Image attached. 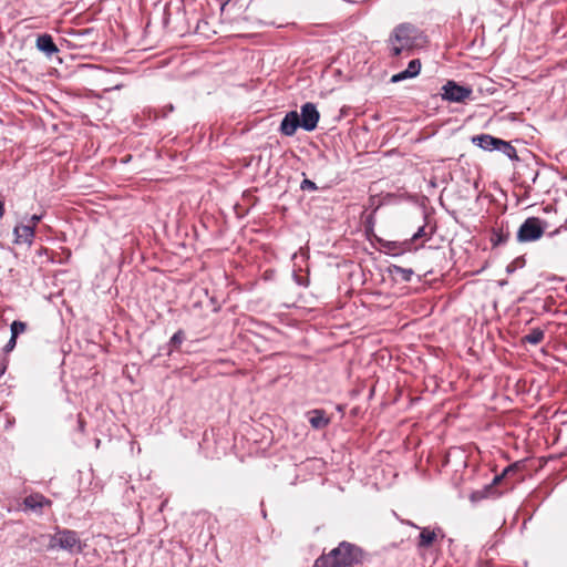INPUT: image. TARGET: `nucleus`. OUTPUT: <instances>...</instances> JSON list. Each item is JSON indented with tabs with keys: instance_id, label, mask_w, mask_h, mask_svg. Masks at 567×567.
<instances>
[{
	"instance_id": "1",
	"label": "nucleus",
	"mask_w": 567,
	"mask_h": 567,
	"mask_svg": "<svg viewBox=\"0 0 567 567\" xmlns=\"http://www.w3.org/2000/svg\"><path fill=\"white\" fill-rule=\"evenodd\" d=\"M362 560L363 550L359 546L343 540L328 554L318 557L313 567H352Z\"/></svg>"
},
{
	"instance_id": "2",
	"label": "nucleus",
	"mask_w": 567,
	"mask_h": 567,
	"mask_svg": "<svg viewBox=\"0 0 567 567\" xmlns=\"http://www.w3.org/2000/svg\"><path fill=\"white\" fill-rule=\"evenodd\" d=\"M299 114L297 110H291L282 118L279 132L281 135L291 137L296 134L298 128H302L306 132H312L316 130L320 120L318 109H300Z\"/></svg>"
},
{
	"instance_id": "3",
	"label": "nucleus",
	"mask_w": 567,
	"mask_h": 567,
	"mask_svg": "<svg viewBox=\"0 0 567 567\" xmlns=\"http://www.w3.org/2000/svg\"><path fill=\"white\" fill-rule=\"evenodd\" d=\"M420 31L410 23H401L394 28L388 39L390 54L393 58L411 51L417 45Z\"/></svg>"
},
{
	"instance_id": "4",
	"label": "nucleus",
	"mask_w": 567,
	"mask_h": 567,
	"mask_svg": "<svg viewBox=\"0 0 567 567\" xmlns=\"http://www.w3.org/2000/svg\"><path fill=\"white\" fill-rule=\"evenodd\" d=\"M547 223L539 217H528L519 226L516 239L518 243H533L543 237Z\"/></svg>"
},
{
	"instance_id": "5",
	"label": "nucleus",
	"mask_w": 567,
	"mask_h": 567,
	"mask_svg": "<svg viewBox=\"0 0 567 567\" xmlns=\"http://www.w3.org/2000/svg\"><path fill=\"white\" fill-rule=\"evenodd\" d=\"M199 449L209 458H219L226 453L228 449V442L224 439H217L214 430L205 431L202 442H199Z\"/></svg>"
},
{
	"instance_id": "6",
	"label": "nucleus",
	"mask_w": 567,
	"mask_h": 567,
	"mask_svg": "<svg viewBox=\"0 0 567 567\" xmlns=\"http://www.w3.org/2000/svg\"><path fill=\"white\" fill-rule=\"evenodd\" d=\"M472 93L471 86L458 84L453 80H449L441 89L442 100L449 103H466Z\"/></svg>"
},
{
	"instance_id": "7",
	"label": "nucleus",
	"mask_w": 567,
	"mask_h": 567,
	"mask_svg": "<svg viewBox=\"0 0 567 567\" xmlns=\"http://www.w3.org/2000/svg\"><path fill=\"white\" fill-rule=\"evenodd\" d=\"M402 523L420 529V535L416 543L419 549L431 547L439 536L442 538L444 537V533L441 527H420L411 520H402Z\"/></svg>"
},
{
	"instance_id": "8",
	"label": "nucleus",
	"mask_w": 567,
	"mask_h": 567,
	"mask_svg": "<svg viewBox=\"0 0 567 567\" xmlns=\"http://www.w3.org/2000/svg\"><path fill=\"white\" fill-rule=\"evenodd\" d=\"M501 142L502 138L495 137L489 134H480L472 137V143L486 152L497 151Z\"/></svg>"
},
{
	"instance_id": "9",
	"label": "nucleus",
	"mask_w": 567,
	"mask_h": 567,
	"mask_svg": "<svg viewBox=\"0 0 567 567\" xmlns=\"http://www.w3.org/2000/svg\"><path fill=\"white\" fill-rule=\"evenodd\" d=\"M13 236H14L13 243L17 245H21V244L31 245L34 239L33 226L18 224L13 228Z\"/></svg>"
},
{
	"instance_id": "10",
	"label": "nucleus",
	"mask_w": 567,
	"mask_h": 567,
	"mask_svg": "<svg viewBox=\"0 0 567 567\" xmlns=\"http://www.w3.org/2000/svg\"><path fill=\"white\" fill-rule=\"evenodd\" d=\"M186 339L185 331L178 329L169 339V341L158 349V354L171 357L174 351L178 350L181 344Z\"/></svg>"
},
{
	"instance_id": "11",
	"label": "nucleus",
	"mask_w": 567,
	"mask_h": 567,
	"mask_svg": "<svg viewBox=\"0 0 567 567\" xmlns=\"http://www.w3.org/2000/svg\"><path fill=\"white\" fill-rule=\"evenodd\" d=\"M421 61L419 59L411 60L408 68L391 78L392 83H398L406 79H412L419 75L421 71Z\"/></svg>"
},
{
	"instance_id": "12",
	"label": "nucleus",
	"mask_w": 567,
	"mask_h": 567,
	"mask_svg": "<svg viewBox=\"0 0 567 567\" xmlns=\"http://www.w3.org/2000/svg\"><path fill=\"white\" fill-rule=\"evenodd\" d=\"M307 419L315 430H322L330 423V419L327 416V413L322 409H315L307 412Z\"/></svg>"
},
{
	"instance_id": "13",
	"label": "nucleus",
	"mask_w": 567,
	"mask_h": 567,
	"mask_svg": "<svg viewBox=\"0 0 567 567\" xmlns=\"http://www.w3.org/2000/svg\"><path fill=\"white\" fill-rule=\"evenodd\" d=\"M504 477L505 476H502V473L499 475H495L491 484L485 485L482 489H477L471 493V501L478 502L493 496L495 494L494 485L498 484Z\"/></svg>"
},
{
	"instance_id": "14",
	"label": "nucleus",
	"mask_w": 567,
	"mask_h": 567,
	"mask_svg": "<svg viewBox=\"0 0 567 567\" xmlns=\"http://www.w3.org/2000/svg\"><path fill=\"white\" fill-rule=\"evenodd\" d=\"M382 248L383 251L388 255H391L393 257L401 256L404 251L411 249L410 241H390V240H383L382 241Z\"/></svg>"
},
{
	"instance_id": "15",
	"label": "nucleus",
	"mask_w": 567,
	"mask_h": 567,
	"mask_svg": "<svg viewBox=\"0 0 567 567\" xmlns=\"http://www.w3.org/2000/svg\"><path fill=\"white\" fill-rule=\"evenodd\" d=\"M511 237V233H509V229H508V225H504V223H502L499 226L495 227L492 229V234H491V244L493 247H496V246H501V245H505L508 239Z\"/></svg>"
},
{
	"instance_id": "16",
	"label": "nucleus",
	"mask_w": 567,
	"mask_h": 567,
	"mask_svg": "<svg viewBox=\"0 0 567 567\" xmlns=\"http://www.w3.org/2000/svg\"><path fill=\"white\" fill-rule=\"evenodd\" d=\"M61 351L63 353V359L59 367V382L61 383L62 392L65 394L64 400L66 402H70L71 398H70L69 390H68L69 381L66 380V370L64 369V367H65V357L71 352V346H69L68 349L63 346Z\"/></svg>"
},
{
	"instance_id": "17",
	"label": "nucleus",
	"mask_w": 567,
	"mask_h": 567,
	"mask_svg": "<svg viewBox=\"0 0 567 567\" xmlns=\"http://www.w3.org/2000/svg\"><path fill=\"white\" fill-rule=\"evenodd\" d=\"M388 274L395 280L400 282H410L414 275L412 268H403L398 265H390L388 267Z\"/></svg>"
},
{
	"instance_id": "18",
	"label": "nucleus",
	"mask_w": 567,
	"mask_h": 567,
	"mask_svg": "<svg viewBox=\"0 0 567 567\" xmlns=\"http://www.w3.org/2000/svg\"><path fill=\"white\" fill-rule=\"evenodd\" d=\"M48 503V499L41 494H31L23 499V505L27 509L38 511Z\"/></svg>"
},
{
	"instance_id": "19",
	"label": "nucleus",
	"mask_w": 567,
	"mask_h": 567,
	"mask_svg": "<svg viewBox=\"0 0 567 567\" xmlns=\"http://www.w3.org/2000/svg\"><path fill=\"white\" fill-rule=\"evenodd\" d=\"M545 337V331L542 328H533L528 333L523 337V342L533 346L539 344Z\"/></svg>"
},
{
	"instance_id": "20",
	"label": "nucleus",
	"mask_w": 567,
	"mask_h": 567,
	"mask_svg": "<svg viewBox=\"0 0 567 567\" xmlns=\"http://www.w3.org/2000/svg\"><path fill=\"white\" fill-rule=\"evenodd\" d=\"M37 48L40 51H42V52H44V53H47L49 55L56 51V48H55L51 37L47 35V34L41 35V37L38 38V40H37Z\"/></svg>"
},
{
	"instance_id": "21",
	"label": "nucleus",
	"mask_w": 567,
	"mask_h": 567,
	"mask_svg": "<svg viewBox=\"0 0 567 567\" xmlns=\"http://www.w3.org/2000/svg\"><path fill=\"white\" fill-rule=\"evenodd\" d=\"M497 152L504 154L512 162L519 161L516 148L511 144V142L502 140L499 147L497 148Z\"/></svg>"
},
{
	"instance_id": "22",
	"label": "nucleus",
	"mask_w": 567,
	"mask_h": 567,
	"mask_svg": "<svg viewBox=\"0 0 567 567\" xmlns=\"http://www.w3.org/2000/svg\"><path fill=\"white\" fill-rule=\"evenodd\" d=\"M503 111H504V109H499V112H495L489 117V122L492 124H499L503 121H508L511 123L519 121V117H518V115L516 113H512L511 112V113H507V114H502Z\"/></svg>"
},
{
	"instance_id": "23",
	"label": "nucleus",
	"mask_w": 567,
	"mask_h": 567,
	"mask_svg": "<svg viewBox=\"0 0 567 567\" xmlns=\"http://www.w3.org/2000/svg\"><path fill=\"white\" fill-rule=\"evenodd\" d=\"M75 551L84 556L90 555V553L95 555L96 553L95 548H92L90 545L86 544V542L82 543L80 539H75L73 537V553Z\"/></svg>"
},
{
	"instance_id": "24",
	"label": "nucleus",
	"mask_w": 567,
	"mask_h": 567,
	"mask_svg": "<svg viewBox=\"0 0 567 567\" xmlns=\"http://www.w3.org/2000/svg\"><path fill=\"white\" fill-rule=\"evenodd\" d=\"M27 330V323L21 320H13L10 324V333L13 338H17Z\"/></svg>"
},
{
	"instance_id": "25",
	"label": "nucleus",
	"mask_w": 567,
	"mask_h": 567,
	"mask_svg": "<svg viewBox=\"0 0 567 567\" xmlns=\"http://www.w3.org/2000/svg\"><path fill=\"white\" fill-rule=\"evenodd\" d=\"M87 70L97 72V70L93 65H87L83 63L73 64V74H76L79 78H82Z\"/></svg>"
},
{
	"instance_id": "26",
	"label": "nucleus",
	"mask_w": 567,
	"mask_h": 567,
	"mask_svg": "<svg viewBox=\"0 0 567 567\" xmlns=\"http://www.w3.org/2000/svg\"><path fill=\"white\" fill-rule=\"evenodd\" d=\"M59 546L63 549H71V530L64 529L62 536L59 539Z\"/></svg>"
},
{
	"instance_id": "27",
	"label": "nucleus",
	"mask_w": 567,
	"mask_h": 567,
	"mask_svg": "<svg viewBox=\"0 0 567 567\" xmlns=\"http://www.w3.org/2000/svg\"><path fill=\"white\" fill-rule=\"evenodd\" d=\"M522 467V461H518V462H514L512 464H509L508 466H506L503 472H502V476H507L509 475L511 473H514L516 472L517 470H519Z\"/></svg>"
},
{
	"instance_id": "28",
	"label": "nucleus",
	"mask_w": 567,
	"mask_h": 567,
	"mask_svg": "<svg viewBox=\"0 0 567 567\" xmlns=\"http://www.w3.org/2000/svg\"><path fill=\"white\" fill-rule=\"evenodd\" d=\"M300 189L301 190H310V192H315L318 189V186L316 185L315 182L308 179V178H305L301 184H300Z\"/></svg>"
},
{
	"instance_id": "29",
	"label": "nucleus",
	"mask_w": 567,
	"mask_h": 567,
	"mask_svg": "<svg viewBox=\"0 0 567 567\" xmlns=\"http://www.w3.org/2000/svg\"><path fill=\"white\" fill-rule=\"evenodd\" d=\"M523 266H524V260L522 258H517L513 262L507 265L506 272L513 274L517 268H522Z\"/></svg>"
},
{
	"instance_id": "30",
	"label": "nucleus",
	"mask_w": 567,
	"mask_h": 567,
	"mask_svg": "<svg viewBox=\"0 0 567 567\" xmlns=\"http://www.w3.org/2000/svg\"><path fill=\"white\" fill-rule=\"evenodd\" d=\"M17 346V338H13L12 336H10V339L8 340V342L6 343V346L3 347V355L10 353L11 351H13V349L16 348Z\"/></svg>"
},
{
	"instance_id": "31",
	"label": "nucleus",
	"mask_w": 567,
	"mask_h": 567,
	"mask_svg": "<svg viewBox=\"0 0 567 567\" xmlns=\"http://www.w3.org/2000/svg\"><path fill=\"white\" fill-rule=\"evenodd\" d=\"M424 236H425V225L419 227V229L412 235V237L409 241H410V244H412L413 241H415Z\"/></svg>"
},
{
	"instance_id": "32",
	"label": "nucleus",
	"mask_w": 567,
	"mask_h": 567,
	"mask_svg": "<svg viewBox=\"0 0 567 567\" xmlns=\"http://www.w3.org/2000/svg\"><path fill=\"white\" fill-rule=\"evenodd\" d=\"M90 33H91V31H90L89 29H84V30H82V31H75V30H73V39H74L75 37H84V35H89ZM78 45L83 47L84 44H82V43H81V44H78V43L73 40L72 47H73V48H75V47H78Z\"/></svg>"
},
{
	"instance_id": "33",
	"label": "nucleus",
	"mask_w": 567,
	"mask_h": 567,
	"mask_svg": "<svg viewBox=\"0 0 567 567\" xmlns=\"http://www.w3.org/2000/svg\"><path fill=\"white\" fill-rule=\"evenodd\" d=\"M9 360L6 355L0 357V378L6 373L8 369Z\"/></svg>"
},
{
	"instance_id": "34",
	"label": "nucleus",
	"mask_w": 567,
	"mask_h": 567,
	"mask_svg": "<svg viewBox=\"0 0 567 567\" xmlns=\"http://www.w3.org/2000/svg\"><path fill=\"white\" fill-rule=\"evenodd\" d=\"M41 218H42V215L33 214V215L30 217V224H28V226H33V230H34V229H35L37 224L41 220Z\"/></svg>"
},
{
	"instance_id": "35",
	"label": "nucleus",
	"mask_w": 567,
	"mask_h": 567,
	"mask_svg": "<svg viewBox=\"0 0 567 567\" xmlns=\"http://www.w3.org/2000/svg\"><path fill=\"white\" fill-rule=\"evenodd\" d=\"M538 177V171L533 172V176L530 178L532 183L535 184L536 179Z\"/></svg>"
},
{
	"instance_id": "36",
	"label": "nucleus",
	"mask_w": 567,
	"mask_h": 567,
	"mask_svg": "<svg viewBox=\"0 0 567 567\" xmlns=\"http://www.w3.org/2000/svg\"><path fill=\"white\" fill-rule=\"evenodd\" d=\"M78 425H79V430L80 431H83L84 430V424H83V421L79 417L78 420Z\"/></svg>"
},
{
	"instance_id": "37",
	"label": "nucleus",
	"mask_w": 567,
	"mask_h": 567,
	"mask_svg": "<svg viewBox=\"0 0 567 567\" xmlns=\"http://www.w3.org/2000/svg\"><path fill=\"white\" fill-rule=\"evenodd\" d=\"M13 423H14V420H8L7 424H6V429L11 427Z\"/></svg>"
},
{
	"instance_id": "38",
	"label": "nucleus",
	"mask_w": 567,
	"mask_h": 567,
	"mask_svg": "<svg viewBox=\"0 0 567 567\" xmlns=\"http://www.w3.org/2000/svg\"><path fill=\"white\" fill-rule=\"evenodd\" d=\"M302 106L310 107V106H315V104H313V103H311V102H307V103H305Z\"/></svg>"
},
{
	"instance_id": "39",
	"label": "nucleus",
	"mask_w": 567,
	"mask_h": 567,
	"mask_svg": "<svg viewBox=\"0 0 567 567\" xmlns=\"http://www.w3.org/2000/svg\"><path fill=\"white\" fill-rule=\"evenodd\" d=\"M64 305H65L66 311L71 313V307L69 305H66L65 302H64Z\"/></svg>"
},
{
	"instance_id": "40",
	"label": "nucleus",
	"mask_w": 567,
	"mask_h": 567,
	"mask_svg": "<svg viewBox=\"0 0 567 567\" xmlns=\"http://www.w3.org/2000/svg\"><path fill=\"white\" fill-rule=\"evenodd\" d=\"M564 228L567 229V217H566V220H565V224H564Z\"/></svg>"
}]
</instances>
